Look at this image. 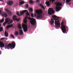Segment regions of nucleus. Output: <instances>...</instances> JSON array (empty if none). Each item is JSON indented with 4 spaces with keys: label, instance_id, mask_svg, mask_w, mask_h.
Wrapping results in <instances>:
<instances>
[{
    "label": "nucleus",
    "instance_id": "nucleus-1",
    "mask_svg": "<svg viewBox=\"0 0 73 73\" xmlns=\"http://www.w3.org/2000/svg\"><path fill=\"white\" fill-rule=\"evenodd\" d=\"M52 19H51V21H50V23L52 25L54 24V20L55 21V25L58 28L60 27V23L59 22V17H57L56 16H52Z\"/></svg>",
    "mask_w": 73,
    "mask_h": 73
},
{
    "label": "nucleus",
    "instance_id": "nucleus-2",
    "mask_svg": "<svg viewBox=\"0 0 73 73\" xmlns=\"http://www.w3.org/2000/svg\"><path fill=\"white\" fill-rule=\"evenodd\" d=\"M27 19H28L29 20H31L30 21V22L31 24L32 25H33L35 24V23H36V21L35 19L33 18H32L30 17H26L25 19L24 20V23H27V22H28Z\"/></svg>",
    "mask_w": 73,
    "mask_h": 73
},
{
    "label": "nucleus",
    "instance_id": "nucleus-3",
    "mask_svg": "<svg viewBox=\"0 0 73 73\" xmlns=\"http://www.w3.org/2000/svg\"><path fill=\"white\" fill-rule=\"evenodd\" d=\"M16 46V44L15 42H13L11 44V43L8 44V45L7 44H6L5 46V49H9L10 48H15Z\"/></svg>",
    "mask_w": 73,
    "mask_h": 73
},
{
    "label": "nucleus",
    "instance_id": "nucleus-4",
    "mask_svg": "<svg viewBox=\"0 0 73 73\" xmlns=\"http://www.w3.org/2000/svg\"><path fill=\"white\" fill-rule=\"evenodd\" d=\"M13 23V21H12V20H11L10 19L8 18H6L5 20V22L3 23V26H5L6 24H7V23H8V24H12Z\"/></svg>",
    "mask_w": 73,
    "mask_h": 73
},
{
    "label": "nucleus",
    "instance_id": "nucleus-5",
    "mask_svg": "<svg viewBox=\"0 0 73 73\" xmlns=\"http://www.w3.org/2000/svg\"><path fill=\"white\" fill-rule=\"evenodd\" d=\"M36 13L38 14V16L37 17V19H40L42 17V15L41 14L42 13V10H40L39 11H36Z\"/></svg>",
    "mask_w": 73,
    "mask_h": 73
},
{
    "label": "nucleus",
    "instance_id": "nucleus-6",
    "mask_svg": "<svg viewBox=\"0 0 73 73\" xmlns=\"http://www.w3.org/2000/svg\"><path fill=\"white\" fill-rule=\"evenodd\" d=\"M56 4V11H59L61 8V7H58V6H62V5L61 3H55Z\"/></svg>",
    "mask_w": 73,
    "mask_h": 73
},
{
    "label": "nucleus",
    "instance_id": "nucleus-7",
    "mask_svg": "<svg viewBox=\"0 0 73 73\" xmlns=\"http://www.w3.org/2000/svg\"><path fill=\"white\" fill-rule=\"evenodd\" d=\"M63 22H62L61 23V25H62V27L61 28V29L63 33H65L66 32V27L65 26L63 25Z\"/></svg>",
    "mask_w": 73,
    "mask_h": 73
},
{
    "label": "nucleus",
    "instance_id": "nucleus-8",
    "mask_svg": "<svg viewBox=\"0 0 73 73\" xmlns=\"http://www.w3.org/2000/svg\"><path fill=\"white\" fill-rule=\"evenodd\" d=\"M22 28L23 29V31L24 32H27L28 31V26L26 25L23 24L22 25Z\"/></svg>",
    "mask_w": 73,
    "mask_h": 73
},
{
    "label": "nucleus",
    "instance_id": "nucleus-9",
    "mask_svg": "<svg viewBox=\"0 0 73 73\" xmlns=\"http://www.w3.org/2000/svg\"><path fill=\"white\" fill-rule=\"evenodd\" d=\"M48 13L50 15H52L54 13V11L53 9L51 8H49L48 9Z\"/></svg>",
    "mask_w": 73,
    "mask_h": 73
},
{
    "label": "nucleus",
    "instance_id": "nucleus-10",
    "mask_svg": "<svg viewBox=\"0 0 73 73\" xmlns=\"http://www.w3.org/2000/svg\"><path fill=\"white\" fill-rule=\"evenodd\" d=\"M28 11V10H23L22 12L21 11H20V13H21V15H20L19 14V12H17V15H18V16H20L21 15H23L24 13H25V12H27Z\"/></svg>",
    "mask_w": 73,
    "mask_h": 73
},
{
    "label": "nucleus",
    "instance_id": "nucleus-11",
    "mask_svg": "<svg viewBox=\"0 0 73 73\" xmlns=\"http://www.w3.org/2000/svg\"><path fill=\"white\" fill-rule=\"evenodd\" d=\"M13 19L14 21H20V19H17V17L16 15H14L13 16Z\"/></svg>",
    "mask_w": 73,
    "mask_h": 73
},
{
    "label": "nucleus",
    "instance_id": "nucleus-12",
    "mask_svg": "<svg viewBox=\"0 0 73 73\" xmlns=\"http://www.w3.org/2000/svg\"><path fill=\"white\" fill-rule=\"evenodd\" d=\"M2 16L4 17H7L8 16L7 14L4 12H3L2 14Z\"/></svg>",
    "mask_w": 73,
    "mask_h": 73
},
{
    "label": "nucleus",
    "instance_id": "nucleus-13",
    "mask_svg": "<svg viewBox=\"0 0 73 73\" xmlns=\"http://www.w3.org/2000/svg\"><path fill=\"white\" fill-rule=\"evenodd\" d=\"M4 46H5V45L4 43L0 41V47H1V48H3V47H4Z\"/></svg>",
    "mask_w": 73,
    "mask_h": 73
},
{
    "label": "nucleus",
    "instance_id": "nucleus-14",
    "mask_svg": "<svg viewBox=\"0 0 73 73\" xmlns=\"http://www.w3.org/2000/svg\"><path fill=\"white\" fill-rule=\"evenodd\" d=\"M8 4L10 6L12 5L13 4V2L12 1H8Z\"/></svg>",
    "mask_w": 73,
    "mask_h": 73
},
{
    "label": "nucleus",
    "instance_id": "nucleus-15",
    "mask_svg": "<svg viewBox=\"0 0 73 73\" xmlns=\"http://www.w3.org/2000/svg\"><path fill=\"white\" fill-rule=\"evenodd\" d=\"M19 34L20 35H23V30H19Z\"/></svg>",
    "mask_w": 73,
    "mask_h": 73
},
{
    "label": "nucleus",
    "instance_id": "nucleus-16",
    "mask_svg": "<svg viewBox=\"0 0 73 73\" xmlns=\"http://www.w3.org/2000/svg\"><path fill=\"white\" fill-rule=\"evenodd\" d=\"M13 27L12 25H9L6 28L7 29H9V28H12Z\"/></svg>",
    "mask_w": 73,
    "mask_h": 73
},
{
    "label": "nucleus",
    "instance_id": "nucleus-17",
    "mask_svg": "<svg viewBox=\"0 0 73 73\" xmlns=\"http://www.w3.org/2000/svg\"><path fill=\"white\" fill-rule=\"evenodd\" d=\"M5 37H8V34L6 31L5 32Z\"/></svg>",
    "mask_w": 73,
    "mask_h": 73
},
{
    "label": "nucleus",
    "instance_id": "nucleus-18",
    "mask_svg": "<svg viewBox=\"0 0 73 73\" xmlns=\"http://www.w3.org/2000/svg\"><path fill=\"white\" fill-rule=\"evenodd\" d=\"M4 18L3 17L2 20H0V23H3V22H4Z\"/></svg>",
    "mask_w": 73,
    "mask_h": 73
},
{
    "label": "nucleus",
    "instance_id": "nucleus-19",
    "mask_svg": "<svg viewBox=\"0 0 73 73\" xmlns=\"http://www.w3.org/2000/svg\"><path fill=\"white\" fill-rule=\"evenodd\" d=\"M25 4V2L24 1H21L20 3V5H23V4Z\"/></svg>",
    "mask_w": 73,
    "mask_h": 73
},
{
    "label": "nucleus",
    "instance_id": "nucleus-20",
    "mask_svg": "<svg viewBox=\"0 0 73 73\" xmlns=\"http://www.w3.org/2000/svg\"><path fill=\"white\" fill-rule=\"evenodd\" d=\"M18 28H19V29H22L21 25V24L18 25Z\"/></svg>",
    "mask_w": 73,
    "mask_h": 73
},
{
    "label": "nucleus",
    "instance_id": "nucleus-21",
    "mask_svg": "<svg viewBox=\"0 0 73 73\" xmlns=\"http://www.w3.org/2000/svg\"><path fill=\"white\" fill-rule=\"evenodd\" d=\"M46 5L47 6H50V3H49V2H46Z\"/></svg>",
    "mask_w": 73,
    "mask_h": 73
},
{
    "label": "nucleus",
    "instance_id": "nucleus-22",
    "mask_svg": "<svg viewBox=\"0 0 73 73\" xmlns=\"http://www.w3.org/2000/svg\"><path fill=\"white\" fill-rule=\"evenodd\" d=\"M39 5L40 7L42 8V9H45V8H44V7L43 6V5H42V4H40Z\"/></svg>",
    "mask_w": 73,
    "mask_h": 73
},
{
    "label": "nucleus",
    "instance_id": "nucleus-23",
    "mask_svg": "<svg viewBox=\"0 0 73 73\" xmlns=\"http://www.w3.org/2000/svg\"><path fill=\"white\" fill-rule=\"evenodd\" d=\"M29 3L30 4H33V2L32 0H30L29 1Z\"/></svg>",
    "mask_w": 73,
    "mask_h": 73
},
{
    "label": "nucleus",
    "instance_id": "nucleus-24",
    "mask_svg": "<svg viewBox=\"0 0 73 73\" xmlns=\"http://www.w3.org/2000/svg\"><path fill=\"white\" fill-rule=\"evenodd\" d=\"M15 35L16 36H17L19 35V32L17 31H16L15 33Z\"/></svg>",
    "mask_w": 73,
    "mask_h": 73
},
{
    "label": "nucleus",
    "instance_id": "nucleus-25",
    "mask_svg": "<svg viewBox=\"0 0 73 73\" xmlns=\"http://www.w3.org/2000/svg\"><path fill=\"white\" fill-rule=\"evenodd\" d=\"M71 1V0H66V2L67 3H69Z\"/></svg>",
    "mask_w": 73,
    "mask_h": 73
},
{
    "label": "nucleus",
    "instance_id": "nucleus-26",
    "mask_svg": "<svg viewBox=\"0 0 73 73\" xmlns=\"http://www.w3.org/2000/svg\"><path fill=\"white\" fill-rule=\"evenodd\" d=\"M56 0H50V3H53V2H54Z\"/></svg>",
    "mask_w": 73,
    "mask_h": 73
},
{
    "label": "nucleus",
    "instance_id": "nucleus-27",
    "mask_svg": "<svg viewBox=\"0 0 73 73\" xmlns=\"http://www.w3.org/2000/svg\"><path fill=\"white\" fill-rule=\"evenodd\" d=\"M29 10L31 12H32V11H33V9L31 8L29 9Z\"/></svg>",
    "mask_w": 73,
    "mask_h": 73
},
{
    "label": "nucleus",
    "instance_id": "nucleus-28",
    "mask_svg": "<svg viewBox=\"0 0 73 73\" xmlns=\"http://www.w3.org/2000/svg\"><path fill=\"white\" fill-rule=\"evenodd\" d=\"M11 36L12 38H15V36H13V35H12V34H11Z\"/></svg>",
    "mask_w": 73,
    "mask_h": 73
},
{
    "label": "nucleus",
    "instance_id": "nucleus-29",
    "mask_svg": "<svg viewBox=\"0 0 73 73\" xmlns=\"http://www.w3.org/2000/svg\"><path fill=\"white\" fill-rule=\"evenodd\" d=\"M3 30V28L2 27H0V32H1Z\"/></svg>",
    "mask_w": 73,
    "mask_h": 73
},
{
    "label": "nucleus",
    "instance_id": "nucleus-30",
    "mask_svg": "<svg viewBox=\"0 0 73 73\" xmlns=\"http://www.w3.org/2000/svg\"><path fill=\"white\" fill-rule=\"evenodd\" d=\"M5 11H7V12H9V10L7 9H5Z\"/></svg>",
    "mask_w": 73,
    "mask_h": 73
},
{
    "label": "nucleus",
    "instance_id": "nucleus-31",
    "mask_svg": "<svg viewBox=\"0 0 73 73\" xmlns=\"http://www.w3.org/2000/svg\"><path fill=\"white\" fill-rule=\"evenodd\" d=\"M25 7L26 8H28V5L27 4L26 6H25Z\"/></svg>",
    "mask_w": 73,
    "mask_h": 73
},
{
    "label": "nucleus",
    "instance_id": "nucleus-32",
    "mask_svg": "<svg viewBox=\"0 0 73 73\" xmlns=\"http://www.w3.org/2000/svg\"><path fill=\"white\" fill-rule=\"evenodd\" d=\"M26 15H27V16H29V13H28V12H27L26 13Z\"/></svg>",
    "mask_w": 73,
    "mask_h": 73
},
{
    "label": "nucleus",
    "instance_id": "nucleus-33",
    "mask_svg": "<svg viewBox=\"0 0 73 73\" xmlns=\"http://www.w3.org/2000/svg\"><path fill=\"white\" fill-rule=\"evenodd\" d=\"M31 16L32 17H33V14H32L31 15Z\"/></svg>",
    "mask_w": 73,
    "mask_h": 73
},
{
    "label": "nucleus",
    "instance_id": "nucleus-34",
    "mask_svg": "<svg viewBox=\"0 0 73 73\" xmlns=\"http://www.w3.org/2000/svg\"><path fill=\"white\" fill-rule=\"evenodd\" d=\"M36 1L37 3H39V0H36Z\"/></svg>",
    "mask_w": 73,
    "mask_h": 73
},
{
    "label": "nucleus",
    "instance_id": "nucleus-35",
    "mask_svg": "<svg viewBox=\"0 0 73 73\" xmlns=\"http://www.w3.org/2000/svg\"><path fill=\"white\" fill-rule=\"evenodd\" d=\"M1 12H2V11L1 10H0V15L1 13Z\"/></svg>",
    "mask_w": 73,
    "mask_h": 73
},
{
    "label": "nucleus",
    "instance_id": "nucleus-36",
    "mask_svg": "<svg viewBox=\"0 0 73 73\" xmlns=\"http://www.w3.org/2000/svg\"><path fill=\"white\" fill-rule=\"evenodd\" d=\"M4 38H1V40H3V39H4Z\"/></svg>",
    "mask_w": 73,
    "mask_h": 73
},
{
    "label": "nucleus",
    "instance_id": "nucleus-37",
    "mask_svg": "<svg viewBox=\"0 0 73 73\" xmlns=\"http://www.w3.org/2000/svg\"><path fill=\"white\" fill-rule=\"evenodd\" d=\"M1 54V51L0 50V54Z\"/></svg>",
    "mask_w": 73,
    "mask_h": 73
},
{
    "label": "nucleus",
    "instance_id": "nucleus-38",
    "mask_svg": "<svg viewBox=\"0 0 73 73\" xmlns=\"http://www.w3.org/2000/svg\"><path fill=\"white\" fill-rule=\"evenodd\" d=\"M1 27V24H0V27Z\"/></svg>",
    "mask_w": 73,
    "mask_h": 73
},
{
    "label": "nucleus",
    "instance_id": "nucleus-39",
    "mask_svg": "<svg viewBox=\"0 0 73 73\" xmlns=\"http://www.w3.org/2000/svg\"><path fill=\"white\" fill-rule=\"evenodd\" d=\"M21 0H19V1H21Z\"/></svg>",
    "mask_w": 73,
    "mask_h": 73
},
{
    "label": "nucleus",
    "instance_id": "nucleus-40",
    "mask_svg": "<svg viewBox=\"0 0 73 73\" xmlns=\"http://www.w3.org/2000/svg\"><path fill=\"white\" fill-rule=\"evenodd\" d=\"M7 38H6V40H7Z\"/></svg>",
    "mask_w": 73,
    "mask_h": 73
},
{
    "label": "nucleus",
    "instance_id": "nucleus-41",
    "mask_svg": "<svg viewBox=\"0 0 73 73\" xmlns=\"http://www.w3.org/2000/svg\"><path fill=\"white\" fill-rule=\"evenodd\" d=\"M64 1H65V0H64Z\"/></svg>",
    "mask_w": 73,
    "mask_h": 73
},
{
    "label": "nucleus",
    "instance_id": "nucleus-42",
    "mask_svg": "<svg viewBox=\"0 0 73 73\" xmlns=\"http://www.w3.org/2000/svg\"><path fill=\"white\" fill-rule=\"evenodd\" d=\"M1 1H3V0H1Z\"/></svg>",
    "mask_w": 73,
    "mask_h": 73
}]
</instances>
